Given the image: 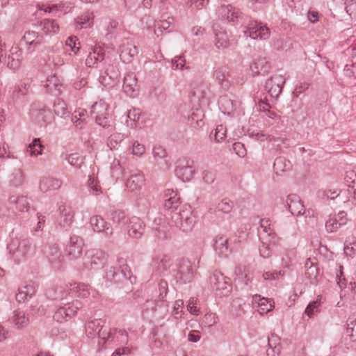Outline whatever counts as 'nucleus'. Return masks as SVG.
<instances>
[{
	"label": "nucleus",
	"mask_w": 356,
	"mask_h": 356,
	"mask_svg": "<svg viewBox=\"0 0 356 356\" xmlns=\"http://www.w3.org/2000/svg\"><path fill=\"white\" fill-rule=\"evenodd\" d=\"M270 65L264 57L255 58L250 64V70L253 76L264 75L270 70Z\"/></svg>",
	"instance_id": "5701e85b"
},
{
	"label": "nucleus",
	"mask_w": 356,
	"mask_h": 356,
	"mask_svg": "<svg viewBox=\"0 0 356 356\" xmlns=\"http://www.w3.org/2000/svg\"><path fill=\"white\" fill-rule=\"evenodd\" d=\"M62 185V181L51 177H43L40 181L39 188L43 193L58 189Z\"/></svg>",
	"instance_id": "c85d7f7f"
},
{
	"label": "nucleus",
	"mask_w": 356,
	"mask_h": 356,
	"mask_svg": "<svg viewBox=\"0 0 356 356\" xmlns=\"http://www.w3.org/2000/svg\"><path fill=\"white\" fill-rule=\"evenodd\" d=\"M120 57L124 63H130L138 53V49L129 39H124L119 47Z\"/></svg>",
	"instance_id": "dca6fc26"
},
{
	"label": "nucleus",
	"mask_w": 356,
	"mask_h": 356,
	"mask_svg": "<svg viewBox=\"0 0 356 356\" xmlns=\"http://www.w3.org/2000/svg\"><path fill=\"white\" fill-rule=\"evenodd\" d=\"M90 224L95 232L102 233L106 238H110L113 234L112 226L99 215L91 216Z\"/></svg>",
	"instance_id": "9b49d317"
},
{
	"label": "nucleus",
	"mask_w": 356,
	"mask_h": 356,
	"mask_svg": "<svg viewBox=\"0 0 356 356\" xmlns=\"http://www.w3.org/2000/svg\"><path fill=\"white\" fill-rule=\"evenodd\" d=\"M260 229L268 236L272 237V238H275V233L270 219H261L260 221Z\"/></svg>",
	"instance_id": "8fccbe9b"
},
{
	"label": "nucleus",
	"mask_w": 356,
	"mask_h": 356,
	"mask_svg": "<svg viewBox=\"0 0 356 356\" xmlns=\"http://www.w3.org/2000/svg\"><path fill=\"white\" fill-rule=\"evenodd\" d=\"M102 323V321L100 319L92 320L87 323L86 330L87 334L90 337L97 334L99 338L98 342L99 346L103 347L106 342L110 341L113 333L111 329L107 327L104 328Z\"/></svg>",
	"instance_id": "7ed1b4c3"
},
{
	"label": "nucleus",
	"mask_w": 356,
	"mask_h": 356,
	"mask_svg": "<svg viewBox=\"0 0 356 356\" xmlns=\"http://www.w3.org/2000/svg\"><path fill=\"white\" fill-rule=\"evenodd\" d=\"M341 225L339 223L337 218L332 216L325 222V229L328 232H334L337 231Z\"/></svg>",
	"instance_id": "e2e57ef3"
},
{
	"label": "nucleus",
	"mask_w": 356,
	"mask_h": 356,
	"mask_svg": "<svg viewBox=\"0 0 356 356\" xmlns=\"http://www.w3.org/2000/svg\"><path fill=\"white\" fill-rule=\"evenodd\" d=\"M213 76L222 88L227 89L229 87V82L227 79L225 71L222 70H216L214 72Z\"/></svg>",
	"instance_id": "5fc2aeb1"
},
{
	"label": "nucleus",
	"mask_w": 356,
	"mask_h": 356,
	"mask_svg": "<svg viewBox=\"0 0 356 356\" xmlns=\"http://www.w3.org/2000/svg\"><path fill=\"white\" fill-rule=\"evenodd\" d=\"M87 111L84 109L79 108L74 111L72 116V121L76 127L81 128L86 120Z\"/></svg>",
	"instance_id": "09e8293b"
},
{
	"label": "nucleus",
	"mask_w": 356,
	"mask_h": 356,
	"mask_svg": "<svg viewBox=\"0 0 356 356\" xmlns=\"http://www.w3.org/2000/svg\"><path fill=\"white\" fill-rule=\"evenodd\" d=\"M127 227V233L133 238H140L145 232V224L138 217L132 216Z\"/></svg>",
	"instance_id": "6ab92c4d"
},
{
	"label": "nucleus",
	"mask_w": 356,
	"mask_h": 356,
	"mask_svg": "<svg viewBox=\"0 0 356 356\" xmlns=\"http://www.w3.org/2000/svg\"><path fill=\"white\" fill-rule=\"evenodd\" d=\"M107 254L101 249H90L86 252L87 263L90 268L97 270L104 266L107 261Z\"/></svg>",
	"instance_id": "9d476101"
},
{
	"label": "nucleus",
	"mask_w": 356,
	"mask_h": 356,
	"mask_svg": "<svg viewBox=\"0 0 356 356\" xmlns=\"http://www.w3.org/2000/svg\"><path fill=\"white\" fill-rule=\"evenodd\" d=\"M131 144L129 149L134 156L140 157L145 154L146 149L143 144L140 143L138 140H133Z\"/></svg>",
	"instance_id": "6e6d98bb"
},
{
	"label": "nucleus",
	"mask_w": 356,
	"mask_h": 356,
	"mask_svg": "<svg viewBox=\"0 0 356 356\" xmlns=\"http://www.w3.org/2000/svg\"><path fill=\"white\" fill-rule=\"evenodd\" d=\"M234 207V203L232 200L228 198L222 199L219 201L214 207L213 209L214 213H229L232 211Z\"/></svg>",
	"instance_id": "58836bf2"
},
{
	"label": "nucleus",
	"mask_w": 356,
	"mask_h": 356,
	"mask_svg": "<svg viewBox=\"0 0 356 356\" xmlns=\"http://www.w3.org/2000/svg\"><path fill=\"white\" fill-rule=\"evenodd\" d=\"M320 302L318 300L313 301L308 305L305 312L309 317H312V315L318 312Z\"/></svg>",
	"instance_id": "774afa93"
},
{
	"label": "nucleus",
	"mask_w": 356,
	"mask_h": 356,
	"mask_svg": "<svg viewBox=\"0 0 356 356\" xmlns=\"http://www.w3.org/2000/svg\"><path fill=\"white\" fill-rule=\"evenodd\" d=\"M44 86L48 92L54 95L57 96L61 94V88H63V84L60 79L56 75H52L48 77Z\"/></svg>",
	"instance_id": "c756f323"
},
{
	"label": "nucleus",
	"mask_w": 356,
	"mask_h": 356,
	"mask_svg": "<svg viewBox=\"0 0 356 356\" xmlns=\"http://www.w3.org/2000/svg\"><path fill=\"white\" fill-rule=\"evenodd\" d=\"M253 299L258 303L259 312L260 314H266L274 307V302L271 299L261 298L260 296H254Z\"/></svg>",
	"instance_id": "e433bc0d"
},
{
	"label": "nucleus",
	"mask_w": 356,
	"mask_h": 356,
	"mask_svg": "<svg viewBox=\"0 0 356 356\" xmlns=\"http://www.w3.org/2000/svg\"><path fill=\"white\" fill-rule=\"evenodd\" d=\"M193 276L192 266L188 260L183 259L180 261L177 274L176 279L182 283L191 282Z\"/></svg>",
	"instance_id": "aec40b11"
},
{
	"label": "nucleus",
	"mask_w": 356,
	"mask_h": 356,
	"mask_svg": "<svg viewBox=\"0 0 356 356\" xmlns=\"http://www.w3.org/2000/svg\"><path fill=\"white\" fill-rule=\"evenodd\" d=\"M213 247L216 253L220 256L227 257L232 252L228 238L223 235H218L216 237Z\"/></svg>",
	"instance_id": "a878e982"
},
{
	"label": "nucleus",
	"mask_w": 356,
	"mask_h": 356,
	"mask_svg": "<svg viewBox=\"0 0 356 356\" xmlns=\"http://www.w3.org/2000/svg\"><path fill=\"white\" fill-rule=\"evenodd\" d=\"M31 115L35 122L40 126H45L51 123L53 119V115L51 112L45 109H32Z\"/></svg>",
	"instance_id": "bb28decb"
},
{
	"label": "nucleus",
	"mask_w": 356,
	"mask_h": 356,
	"mask_svg": "<svg viewBox=\"0 0 356 356\" xmlns=\"http://www.w3.org/2000/svg\"><path fill=\"white\" fill-rule=\"evenodd\" d=\"M195 172V168L193 159L183 157L178 160L175 169V174L183 181H191Z\"/></svg>",
	"instance_id": "0eeeda50"
},
{
	"label": "nucleus",
	"mask_w": 356,
	"mask_h": 356,
	"mask_svg": "<svg viewBox=\"0 0 356 356\" xmlns=\"http://www.w3.org/2000/svg\"><path fill=\"white\" fill-rule=\"evenodd\" d=\"M222 17L228 22H236L241 17L242 13L239 9L232 5L222 6L219 10Z\"/></svg>",
	"instance_id": "cd10ccee"
},
{
	"label": "nucleus",
	"mask_w": 356,
	"mask_h": 356,
	"mask_svg": "<svg viewBox=\"0 0 356 356\" xmlns=\"http://www.w3.org/2000/svg\"><path fill=\"white\" fill-rule=\"evenodd\" d=\"M344 180L348 188L351 189L356 188V172L354 170L347 171Z\"/></svg>",
	"instance_id": "69168bd1"
},
{
	"label": "nucleus",
	"mask_w": 356,
	"mask_h": 356,
	"mask_svg": "<svg viewBox=\"0 0 356 356\" xmlns=\"http://www.w3.org/2000/svg\"><path fill=\"white\" fill-rule=\"evenodd\" d=\"M9 203L15 207L18 211L23 212L29 210V202L27 197L24 195H12L9 197Z\"/></svg>",
	"instance_id": "72a5a7b5"
},
{
	"label": "nucleus",
	"mask_w": 356,
	"mask_h": 356,
	"mask_svg": "<svg viewBox=\"0 0 356 356\" xmlns=\"http://www.w3.org/2000/svg\"><path fill=\"white\" fill-rule=\"evenodd\" d=\"M93 16L92 13H86L76 19V23L80 26V29H87L90 27L93 22Z\"/></svg>",
	"instance_id": "864d4df0"
},
{
	"label": "nucleus",
	"mask_w": 356,
	"mask_h": 356,
	"mask_svg": "<svg viewBox=\"0 0 356 356\" xmlns=\"http://www.w3.org/2000/svg\"><path fill=\"white\" fill-rule=\"evenodd\" d=\"M88 187L94 195H99L102 193V189L96 177L90 175L88 180Z\"/></svg>",
	"instance_id": "3c124183"
},
{
	"label": "nucleus",
	"mask_w": 356,
	"mask_h": 356,
	"mask_svg": "<svg viewBox=\"0 0 356 356\" xmlns=\"http://www.w3.org/2000/svg\"><path fill=\"white\" fill-rule=\"evenodd\" d=\"M67 162L75 168H80L83 163V158L77 153L70 154L67 157Z\"/></svg>",
	"instance_id": "052dcab7"
},
{
	"label": "nucleus",
	"mask_w": 356,
	"mask_h": 356,
	"mask_svg": "<svg viewBox=\"0 0 356 356\" xmlns=\"http://www.w3.org/2000/svg\"><path fill=\"white\" fill-rule=\"evenodd\" d=\"M44 146L42 145L40 138H35L27 148V152L30 156H38L42 154Z\"/></svg>",
	"instance_id": "de8ad7c7"
},
{
	"label": "nucleus",
	"mask_w": 356,
	"mask_h": 356,
	"mask_svg": "<svg viewBox=\"0 0 356 356\" xmlns=\"http://www.w3.org/2000/svg\"><path fill=\"white\" fill-rule=\"evenodd\" d=\"M47 296L48 298L54 300H63L67 297V292L63 286H57L55 288L49 289L47 291Z\"/></svg>",
	"instance_id": "79ce46f5"
},
{
	"label": "nucleus",
	"mask_w": 356,
	"mask_h": 356,
	"mask_svg": "<svg viewBox=\"0 0 356 356\" xmlns=\"http://www.w3.org/2000/svg\"><path fill=\"white\" fill-rule=\"evenodd\" d=\"M65 62L61 56L56 54H52L48 56V60L47 65L51 66V65L54 67H58L64 65Z\"/></svg>",
	"instance_id": "0e129e2a"
},
{
	"label": "nucleus",
	"mask_w": 356,
	"mask_h": 356,
	"mask_svg": "<svg viewBox=\"0 0 356 356\" xmlns=\"http://www.w3.org/2000/svg\"><path fill=\"white\" fill-rule=\"evenodd\" d=\"M111 220L113 223L124 225L127 222V217L124 211L116 210L111 214Z\"/></svg>",
	"instance_id": "603ef678"
},
{
	"label": "nucleus",
	"mask_w": 356,
	"mask_h": 356,
	"mask_svg": "<svg viewBox=\"0 0 356 356\" xmlns=\"http://www.w3.org/2000/svg\"><path fill=\"white\" fill-rule=\"evenodd\" d=\"M208 89V84L204 81L194 83L193 85V95L199 99L204 98L207 95Z\"/></svg>",
	"instance_id": "a18cd8bd"
},
{
	"label": "nucleus",
	"mask_w": 356,
	"mask_h": 356,
	"mask_svg": "<svg viewBox=\"0 0 356 356\" xmlns=\"http://www.w3.org/2000/svg\"><path fill=\"white\" fill-rule=\"evenodd\" d=\"M154 237L159 241H164L168 238L170 235L168 232V227L166 225H160L154 229Z\"/></svg>",
	"instance_id": "4d7b16f0"
},
{
	"label": "nucleus",
	"mask_w": 356,
	"mask_h": 356,
	"mask_svg": "<svg viewBox=\"0 0 356 356\" xmlns=\"http://www.w3.org/2000/svg\"><path fill=\"white\" fill-rule=\"evenodd\" d=\"M171 218L175 226L183 232L191 230L195 223V216L190 208L174 212Z\"/></svg>",
	"instance_id": "423d86ee"
},
{
	"label": "nucleus",
	"mask_w": 356,
	"mask_h": 356,
	"mask_svg": "<svg viewBox=\"0 0 356 356\" xmlns=\"http://www.w3.org/2000/svg\"><path fill=\"white\" fill-rule=\"evenodd\" d=\"M346 333L353 341H356V316L353 315L348 318Z\"/></svg>",
	"instance_id": "13d9d810"
},
{
	"label": "nucleus",
	"mask_w": 356,
	"mask_h": 356,
	"mask_svg": "<svg viewBox=\"0 0 356 356\" xmlns=\"http://www.w3.org/2000/svg\"><path fill=\"white\" fill-rule=\"evenodd\" d=\"M315 259L309 258L307 259L305 267V275L310 280H316L319 275V269Z\"/></svg>",
	"instance_id": "c9c22d12"
},
{
	"label": "nucleus",
	"mask_w": 356,
	"mask_h": 356,
	"mask_svg": "<svg viewBox=\"0 0 356 356\" xmlns=\"http://www.w3.org/2000/svg\"><path fill=\"white\" fill-rule=\"evenodd\" d=\"M54 111L56 115L60 118H66L69 116L70 111H68L67 106L65 102L60 99H58L54 104Z\"/></svg>",
	"instance_id": "37998d69"
},
{
	"label": "nucleus",
	"mask_w": 356,
	"mask_h": 356,
	"mask_svg": "<svg viewBox=\"0 0 356 356\" xmlns=\"http://www.w3.org/2000/svg\"><path fill=\"white\" fill-rule=\"evenodd\" d=\"M117 266L120 273L116 271L115 267L111 266L106 273V278L110 282L115 283L123 282L125 280H129L132 283V273L129 266L127 265V260L123 257H119L117 260ZM134 281L136 277H133Z\"/></svg>",
	"instance_id": "f257e3e1"
},
{
	"label": "nucleus",
	"mask_w": 356,
	"mask_h": 356,
	"mask_svg": "<svg viewBox=\"0 0 356 356\" xmlns=\"http://www.w3.org/2000/svg\"><path fill=\"white\" fill-rule=\"evenodd\" d=\"M274 168L277 171H285L291 168V162L284 157H278L275 160Z\"/></svg>",
	"instance_id": "bf43d9fd"
},
{
	"label": "nucleus",
	"mask_w": 356,
	"mask_h": 356,
	"mask_svg": "<svg viewBox=\"0 0 356 356\" xmlns=\"http://www.w3.org/2000/svg\"><path fill=\"white\" fill-rule=\"evenodd\" d=\"M120 72L117 66L108 64L99 76L100 83L106 87H113L118 82Z\"/></svg>",
	"instance_id": "f8f14e48"
},
{
	"label": "nucleus",
	"mask_w": 356,
	"mask_h": 356,
	"mask_svg": "<svg viewBox=\"0 0 356 356\" xmlns=\"http://www.w3.org/2000/svg\"><path fill=\"white\" fill-rule=\"evenodd\" d=\"M43 253L48 261L54 265L55 268H59L61 266L63 261V257L58 245H48L44 248Z\"/></svg>",
	"instance_id": "4468645a"
},
{
	"label": "nucleus",
	"mask_w": 356,
	"mask_h": 356,
	"mask_svg": "<svg viewBox=\"0 0 356 356\" xmlns=\"http://www.w3.org/2000/svg\"><path fill=\"white\" fill-rule=\"evenodd\" d=\"M245 28V35L254 40H267L270 35V29L266 25H263L261 23H258L256 21H250Z\"/></svg>",
	"instance_id": "6e6552de"
},
{
	"label": "nucleus",
	"mask_w": 356,
	"mask_h": 356,
	"mask_svg": "<svg viewBox=\"0 0 356 356\" xmlns=\"http://www.w3.org/2000/svg\"><path fill=\"white\" fill-rule=\"evenodd\" d=\"M84 246L83 239L76 235L70 236L69 245L67 248V256L70 259H76L81 256Z\"/></svg>",
	"instance_id": "2eb2a0df"
},
{
	"label": "nucleus",
	"mask_w": 356,
	"mask_h": 356,
	"mask_svg": "<svg viewBox=\"0 0 356 356\" xmlns=\"http://www.w3.org/2000/svg\"><path fill=\"white\" fill-rule=\"evenodd\" d=\"M35 286L33 283H29L19 289L16 294V300L19 302H24L29 298H31L35 293Z\"/></svg>",
	"instance_id": "473e14b6"
},
{
	"label": "nucleus",
	"mask_w": 356,
	"mask_h": 356,
	"mask_svg": "<svg viewBox=\"0 0 356 356\" xmlns=\"http://www.w3.org/2000/svg\"><path fill=\"white\" fill-rule=\"evenodd\" d=\"M8 248L10 254L17 263L26 260L31 254V244L27 239L13 238Z\"/></svg>",
	"instance_id": "f03ea898"
},
{
	"label": "nucleus",
	"mask_w": 356,
	"mask_h": 356,
	"mask_svg": "<svg viewBox=\"0 0 356 356\" xmlns=\"http://www.w3.org/2000/svg\"><path fill=\"white\" fill-rule=\"evenodd\" d=\"M286 204L289 211L293 216L304 215L305 213V207L300 197L296 194H290L286 198Z\"/></svg>",
	"instance_id": "4be33fe9"
},
{
	"label": "nucleus",
	"mask_w": 356,
	"mask_h": 356,
	"mask_svg": "<svg viewBox=\"0 0 356 356\" xmlns=\"http://www.w3.org/2000/svg\"><path fill=\"white\" fill-rule=\"evenodd\" d=\"M59 212L60 214L57 218L58 225L63 229L70 227L74 216V211L72 208L63 204L59 207Z\"/></svg>",
	"instance_id": "f3484780"
},
{
	"label": "nucleus",
	"mask_w": 356,
	"mask_h": 356,
	"mask_svg": "<svg viewBox=\"0 0 356 356\" xmlns=\"http://www.w3.org/2000/svg\"><path fill=\"white\" fill-rule=\"evenodd\" d=\"M285 78L281 74H274L265 84V89L273 99H277L282 91Z\"/></svg>",
	"instance_id": "1a4fd4ad"
},
{
	"label": "nucleus",
	"mask_w": 356,
	"mask_h": 356,
	"mask_svg": "<svg viewBox=\"0 0 356 356\" xmlns=\"http://www.w3.org/2000/svg\"><path fill=\"white\" fill-rule=\"evenodd\" d=\"M104 59V52L101 47H95L92 51L89 53L86 59V65L89 67H95L99 62Z\"/></svg>",
	"instance_id": "7c9ffc66"
},
{
	"label": "nucleus",
	"mask_w": 356,
	"mask_h": 356,
	"mask_svg": "<svg viewBox=\"0 0 356 356\" xmlns=\"http://www.w3.org/2000/svg\"><path fill=\"white\" fill-rule=\"evenodd\" d=\"M54 319L59 323L67 321L70 318L63 306H60L54 314Z\"/></svg>",
	"instance_id": "680f3d73"
},
{
	"label": "nucleus",
	"mask_w": 356,
	"mask_h": 356,
	"mask_svg": "<svg viewBox=\"0 0 356 356\" xmlns=\"http://www.w3.org/2000/svg\"><path fill=\"white\" fill-rule=\"evenodd\" d=\"M30 88V80L24 79L19 82L13 92V98L19 99L27 94Z\"/></svg>",
	"instance_id": "4c0bfd02"
},
{
	"label": "nucleus",
	"mask_w": 356,
	"mask_h": 356,
	"mask_svg": "<svg viewBox=\"0 0 356 356\" xmlns=\"http://www.w3.org/2000/svg\"><path fill=\"white\" fill-rule=\"evenodd\" d=\"M24 58V56L22 49L18 46H13L9 51V54H6V61L2 62V63H6L9 68L16 70L19 67Z\"/></svg>",
	"instance_id": "a211bd4d"
},
{
	"label": "nucleus",
	"mask_w": 356,
	"mask_h": 356,
	"mask_svg": "<svg viewBox=\"0 0 356 356\" xmlns=\"http://www.w3.org/2000/svg\"><path fill=\"white\" fill-rule=\"evenodd\" d=\"M123 90L124 92L130 96L135 97L138 90L137 78L134 73L129 72L124 77Z\"/></svg>",
	"instance_id": "b1692460"
},
{
	"label": "nucleus",
	"mask_w": 356,
	"mask_h": 356,
	"mask_svg": "<svg viewBox=\"0 0 356 356\" xmlns=\"http://www.w3.org/2000/svg\"><path fill=\"white\" fill-rule=\"evenodd\" d=\"M24 42L26 47V54H31L43 42V37L38 32L29 31L24 35L21 44Z\"/></svg>",
	"instance_id": "ddd939ff"
},
{
	"label": "nucleus",
	"mask_w": 356,
	"mask_h": 356,
	"mask_svg": "<svg viewBox=\"0 0 356 356\" xmlns=\"http://www.w3.org/2000/svg\"><path fill=\"white\" fill-rule=\"evenodd\" d=\"M69 294L78 298H86L90 296V289L85 284L74 283L70 285Z\"/></svg>",
	"instance_id": "f704fd0d"
},
{
	"label": "nucleus",
	"mask_w": 356,
	"mask_h": 356,
	"mask_svg": "<svg viewBox=\"0 0 356 356\" xmlns=\"http://www.w3.org/2000/svg\"><path fill=\"white\" fill-rule=\"evenodd\" d=\"M65 312L68 314L70 318L74 316L77 312L82 308L83 304L78 300H74L71 302H67L63 306Z\"/></svg>",
	"instance_id": "49530a36"
},
{
	"label": "nucleus",
	"mask_w": 356,
	"mask_h": 356,
	"mask_svg": "<svg viewBox=\"0 0 356 356\" xmlns=\"http://www.w3.org/2000/svg\"><path fill=\"white\" fill-rule=\"evenodd\" d=\"M153 156L156 163L161 168L165 170L169 168L170 159L168 156L166 150L161 146H155L153 148Z\"/></svg>",
	"instance_id": "393cba45"
},
{
	"label": "nucleus",
	"mask_w": 356,
	"mask_h": 356,
	"mask_svg": "<svg viewBox=\"0 0 356 356\" xmlns=\"http://www.w3.org/2000/svg\"><path fill=\"white\" fill-rule=\"evenodd\" d=\"M216 46L217 48H227L230 45V36L225 31H219L215 33Z\"/></svg>",
	"instance_id": "a19ab883"
},
{
	"label": "nucleus",
	"mask_w": 356,
	"mask_h": 356,
	"mask_svg": "<svg viewBox=\"0 0 356 356\" xmlns=\"http://www.w3.org/2000/svg\"><path fill=\"white\" fill-rule=\"evenodd\" d=\"M209 283L217 296H227L232 291V285L229 279L225 277L223 274L215 270L209 277Z\"/></svg>",
	"instance_id": "20e7f679"
},
{
	"label": "nucleus",
	"mask_w": 356,
	"mask_h": 356,
	"mask_svg": "<svg viewBox=\"0 0 356 356\" xmlns=\"http://www.w3.org/2000/svg\"><path fill=\"white\" fill-rule=\"evenodd\" d=\"M108 104L102 99L96 102L91 107V115L95 118L96 122L103 127L111 126L112 116L108 112Z\"/></svg>",
	"instance_id": "39448f33"
},
{
	"label": "nucleus",
	"mask_w": 356,
	"mask_h": 356,
	"mask_svg": "<svg viewBox=\"0 0 356 356\" xmlns=\"http://www.w3.org/2000/svg\"><path fill=\"white\" fill-rule=\"evenodd\" d=\"M154 334V346L156 348H160L164 343L168 342L167 330L163 326L157 328L156 331L153 332Z\"/></svg>",
	"instance_id": "ea45409f"
},
{
	"label": "nucleus",
	"mask_w": 356,
	"mask_h": 356,
	"mask_svg": "<svg viewBox=\"0 0 356 356\" xmlns=\"http://www.w3.org/2000/svg\"><path fill=\"white\" fill-rule=\"evenodd\" d=\"M145 181L143 173L138 170H134L130 172L129 177L126 181V186L131 191H138L144 186Z\"/></svg>",
	"instance_id": "412c9836"
},
{
	"label": "nucleus",
	"mask_w": 356,
	"mask_h": 356,
	"mask_svg": "<svg viewBox=\"0 0 356 356\" xmlns=\"http://www.w3.org/2000/svg\"><path fill=\"white\" fill-rule=\"evenodd\" d=\"M42 30L45 34L56 33L58 31L59 26L54 19H45L41 22Z\"/></svg>",
	"instance_id": "c03bdc74"
},
{
	"label": "nucleus",
	"mask_w": 356,
	"mask_h": 356,
	"mask_svg": "<svg viewBox=\"0 0 356 356\" xmlns=\"http://www.w3.org/2000/svg\"><path fill=\"white\" fill-rule=\"evenodd\" d=\"M11 321L17 329L26 327L30 322L28 314L19 309L14 311Z\"/></svg>",
	"instance_id": "2f4dec72"
},
{
	"label": "nucleus",
	"mask_w": 356,
	"mask_h": 356,
	"mask_svg": "<svg viewBox=\"0 0 356 356\" xmlns=\"http://www.w3.org/2000/svg\"><path fill=\"white\" fill-rule=\"evenodd\" d=\"M286 271L284 270H275L273 272H266L263 274V277L266 280H275L284 276Z\"/></svg>",
	"instance_id": "338daca9"
}]
</instances>
